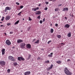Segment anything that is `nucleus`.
<instances>
[{"label":"nucleus","mask_w":75,"mask_h":75,"mask_svg":"<svg viewBox=\"0 0 75 75\" xmlns=\"http://www.w3.org/2000/svg\"><path fill=\"white\" fill-rule=\"evenodd\" d=\"M37 18H38L39 19H40V18H41V16H40V15L38 16L37 17Z\"/></svg>","instance_id":"33"},{"label":"nucleus","mask_w":75,"mask_h":75,"mask_svg":"<svg viewBox=\"0 0 75 75\" xmlns=\"http://www.w3.org/2000/svg\"><path fill=\"white\" fill-rule=\"evenodd\" d=\"M50 25L51 26H52V24H50Z\"/></svg>","instance_id":"60"},{"label":"nucleus","mask_w":75,"mask_h":75,"mask_svg":"<svg viewBox=\"0 0 75 75\" xmlns=\"http://www.w3.org/2000/svg\"><path fill=\"white\" fill-rule=\"evenodd\" d=\"M36 39H34L33 40L32 42H34V41H36Z\"/></svg>","instance_id":"38"},{"label":"nucleus","mask_w":75,"mask_h":75,"mask_svg":"<svg viewBox=\"0 0 75 75\" xmlns=\"http://www.w3.org/2000/svg\"><path fill=\"white\" fill-rule=\"evenodd\" d=\"M23 7H24V6H20V8H21V9L23 8Z\"/></svg>","instance_id":"34"},{"label":"nucleus","mask_w":75,"mask_h":75,"mask_svg":"<svg viewBox=\"0 0 75 75\" xmlns=\"http://www.w3.org/2000/svg\"><path fill=\"white\" fill-rule=\"evenodd\" d=\"M32 10H34V11H36V10H37L36 9V8H35L34 9V8H33L32 9Z\"/></svg>","instance_id":"30"},{"label":"nucleus","mask_w":75,"mask_h":75,"mask_svg":"<svg viewBox=\"0 0 75 75\" xmlns=\"http://www.w3.org/2000/svg\"><path fill=\"white\" fill-rule=\"evenodd\" d=\"M29 19H28V21H31L32 20V19L31 18H30V17H29L28 18Z\"/></svg>","instance_id":"28"},{"label":"nucleus","mask_w":75,"mask_h":75,"mask_svg":"<svg viewBox=\"0 0 75 75\" xmlns=\"http://www.w3.org/2000/svg\"><path fill=\"white\" fill-rule=\"evenodd\" d=\"M7 25L8 26L10 25H11V24L10 23H7Z\"/></svg>","instance_id":"37"},{"label":"nucleus","mask_w":75,"mask_h":75,"mask_svg":"<svg viewBox=\"0 0 75 75\" xmlns=\"http://www.w3.org/2000/svg\"><path fill=\"white\" fill-rule=\"evenodd\" d=\"M49 69H52V68L51 67H50L49 68Z\"/></svg>","instance_id":"52"},{"label":"nucleus","mask_w":75,"mask_h":75,"mask_svg":"<svg viewBox=\"0 0 75 75\" xmlns=\"http://www.w3.org/2000/svg\"><path fill=\"white\" fill-rule=\"evenodd\" d=\"M26 46V48H28V49H30L31 47V45L29 44H27Z\"/></svg>","instance_id":"7"},{"label":"nucleus","mask_w":75,"mask_h":75,"mask_svg":"<svg viewBox=\"0 0 75 75\" xmlns=\"http://www.w3.org/2000/svg\"><path fill=\"white\" fill-rule=\"evenodd\" d=\"M55 25L56 27H57V26L58 25V24H57V23Z\"/></svg>","instance_id":"43"},{"label":"nucleus","mask_w":75,"mask_h":75,"mask_svg":"<svg viewBox=\"0 0 75 75\" xmlns=\"http://www.w3.org/2000/svg\"><path fill=\"white\" fill-rule=\"evenodd\" d=\"M36 9L37 10H38V9H39V8L38 7H37L36 8Z\"/></svg>","instance_id":"46"},{"label":"nucleus","mask_w":75,"mask_h":75,"mask_svg":"<svg viewBox=\"0 0 75 75\" xmlns=\"http://www.w3.org/2000/svg\"><path fill=\"white\" fill-rule=\"evenodd\" d=\"M52 42V41L51 40H50L47 42V44H50V42Z\"/></svg>","instance_id":"31"},{"label":"nucleus","mask_w":75,"mask_h":75,"mask_svg":"<svg viewBox=\"0 0 75 75\" xmlns=\"http://www.w3.org/2000/svg\"><path fill=\"white\" fill-rule=\"evenodd\" d=\"M58 10H59V8H56L54 10L55 11H58Z\"/></svg>","instance_id":"19"},{"label":"nucleus","mask_w":75,"mask_h":75,"mask_svg":"<svg viewBox=\"0 0 75 75\" xmlns=\"http://www.w3.org/2000/svg\"><path fill=\"white\" fill-rule=\"evenodd\" d=\"M26 45V44L24 43H21L20 44V46L21 48H24Z\"/></svg>","instance_id":"3"},{"label":"nucleus","mask_w":75,"mask_h":75,"mask_svg":"<svg viewBox=\"0 0 75 75\" xmlns=\"http://www.w3.org/2000/svg\"><path fill=\"white\" fill-rule=\"evenodd\" d=\"M18 61H21V57H18Z\"/></svg>","instance_id":"24"},{"label":"nucleus","mask_w":75,"mask_h":75,"mask_svg":"<svg viewBox=\"0 0 75 75\" xmlns=\"http://www.w3.org/2000/svg\"><path fill=\"white\" fill-rule=\"evenodd\" d=\"M67 62H69V61H71V60L70 59H68L67 60Z\"/></svg>","instance_id":"48"},{"label":"nucleus","mask_w":75,"mask_h":75,"mask_svg":"<svg viewBox=\"0 0 75 75\" xmlns=\"http://www.w3.org/2000/svg\"><path fill=\"white\" fill-rule=\"evenodd\" d=\"M0 65L1 66H4L6 65V62L4 61H0Z\"/></svg>","instance_id":"4"},{"label":"nucleus","mask_w":75,"mask_h":75,"mask_svg":"<svg viewBox=\"0 0 75 75\" xmlns=\"http://www.w3.org/2000/svg\"><path fill=\"white\" fill-rule=\"evenodd\" d=\"M23 20H24V18H23Z\"/></svg>","instance_id":"62"},{"label":"nucleus","mask_w":75,"mask_h":75,"mask_svg":"<svg viewBox=\"0 0 75 75\" xmlns=\"http://www.w3.org/2000/svg\"><path fill=\"white\" fill-rule=\"evenodd\" d=\"M1 21H3V20H4V19L3 18H2L1 19Z\"/></svg>","instance_id":"54"},{"label":"nucleus","mask_w":75,"mask_h":75,"mask_svg":"<svg viewBox=\"0 0 75 75\" xmlns=\"http://www.w3.org/2000/svg\"><path fill=\"white\" fill-rule=\"evenodd\" d=\"M0 23H2V22H1Z\"/></svg>","instance_id":"64"},{"label":"nucleus","mask_w":75,"mask_h":75,"mask_svg":"<svg viewBox=\"0 0 75 75\" xmlns=\"http://www.w3.org/2000/svg\"><path fill=\"white\" fill-rule=\"evenodd\" d=\"M31 54L29 55V56H28V59H30V58H31Z\"/></svg>","instance_id":"29"},{"label":"nucleus","mask_w":75,"mask_h":75,"mask_svg":"<svg viewBox=\"0 0 75 75\" xmlns=\"http://www.w3.org/2000/svg\"><path fill=\"white\" fill-rule=\"evenodd\" d=\"M22 13V11L20 12L19 13H18V16H20L21 15V13Z\"/></svg>","instance_id":"27"},{"label":"nucleus","mask_w":75,"mask_h":75,"mask_svg":"<svg viewBox=\"0 0 75 75\" xmlns=\"http://www.w3.org/2000/svg\"><path fill=\"white\" fill-rule=\"evenodd\" d=\"M13 32H10V34H13Z\"/></svg>","instance_id":"45"},{"label":"nucleus","mask_w":75,"mask_h":75,"mask_svg":"<svg viewBox=\"0 0 75 75\" xmlns=\"http://www.w3.org/2000/svg\"><path fill=\"white\" fill-rule=\"evenodd\" d=\"M5 43L6 45H11V42H10V40H7L6 41Z\"/></svg>","instance_id":"5"},{"label":"nucleus","mask_w":75,"mask_h":75,"mask_svg":"<svg viewBox=\"0 0 75 75\" xmlns=\"http://www.w3.org/2000/svg\"><path fill=\"white\" fill-rule=\"evenodd\" d=\"M38 6H41V4H39V5H38Z\"/></svg>","instance_id":"57"},{"label":"nucleus","mask_w":75,"mask_h":75,"mask_svg":"<svg viewBox=\"0 0 75 75\" xmlns=\"http://www.w3.org/2000/svg\"><path fill=\"white\" fill-rule=\"evenodd\" d=\"M39 42H40V40H38L36 42H35L34 43L35 44H39Z\"/></svg>","instance_id":"15"},{"label":"nucleus","mask_w":75,"mask_h":75,"mask_svg":"<svg viewBox=\"0 0 75 75\" xmlns=\"http://www.w3.org/2000/svg\"><path fill=\"white\" fill-rule=\"evenodd\" d=\"M65 19H66V20H67V17H65Z\"/></svg>","instance_id":"56"},{"label":"nucleus","mask_w":75,"mask_h":75,"mask_svg":"<svg viewBox=\"0 0 75 75\" xmlns=\"http://www.w3.org/2000/svg\"><path fill=\"white\" fill-rule=\"evenodd\" d=\"M45 63L46 64H48V63H50V61H49V60L46 61L45 62Z\"/></svg>","instance_id":"23"},{"label":"nucleus","mask_w":75,"mask_h":75,"mask_svg":"<svg viewBox=\"0 0 75 75\" xmlns=\"http://www.w3.org/2000/svg\"><path fill=\"white\" fill-rule=\"evenodd\" d=\"M47 71H50V68H47Z\"/></svg>","instance_id":"49"},{"label":"nucleus","mask_w":75,"mask_h":75,"mask_svg":"<svg viewBox=\"0 0 75 75\" xmlns=\"http://www.w3.org/2000/svg\"><path fill=\"white\" fill-rule=\"evenodd\" d=\"M7 72L8 73H9V72H10V69H8L7 71Z\"/></svg>","instance_id":"35"},{"label":"nucleus","mask_w":75,"mask_h":75,"mask_svg":"<svg viewBox=\"0 0 75 75\" xmlns=\"http://www.w3.org/2000/svg\"><path fill=\"white\" fill-rule=\"evenodd\" d=\"M45 3L46 4H48V3H49L48 2H46Z\"/></svg>","instance_id":"42"},{"label":"nucleus","mask_w":75,"mask_h":75,"mask_svg":"<svg viewBox=\"0 0 75 75\" xmlns=\"http://www.w3.org/2000/svg\"><path fill=\"white\" fill-rule=\"evenodd\" d=\"M40 58H40V57H38V59H38V60L40 59Z\"/></svg>","instance_id":"47"},{"label":"nucleus","mask_w":75,"mask_h":75,"mask_svg":"<svg viewBox=\"0 0 75 75\" xmlns=\"http://www.w3.org/2000/svg\"><path fill=\"white\" fill-rule=\"evenodd\" d=\"M41 13V12L40 11H37L35 12V14H40Z\"/></svg>","instance_id":"11"},{"label":"nucleus","mask_w":75,"mask_h":75,"mask_svg":"<svg viewBox=\"0 0 75 75\" xmlns=\"http://www.w3.org/2000/svg\"><path fill=\"white\" fill-rule=\"evenodd\" d=\"M2 19H3L4 20V17H2Z\"/></svg>","instance_id":"53"},{"label":"nucleus","mask_w":75,"mask_h":75,"mask_svg":"<svg viewBox=\"0 0 75 75\" xmlns=\"http://www.w3.org/2000/svg\"><path fill=\"white\" fill-rule=\"evenodd\" d=\"M68 11V8L65 7L64 8H63V11Z\"/></svg>","instance_id":"13"},{"label":"nucleus","mask_w":75,"mask_h":75,"mask_svg":"<svg viewBox=\"0 0 75 75\" xmlns=\"http://www.w3.org/2000/svg\"><path fill=\"white\" fill-rule=\"evenodd\" d=\"M3 25H1V27H3Z\"/></svg>","instance_id":"59"},{"label":"nucleus","mask_w":75,"mask_h":75,"mask_svg":"<svg viewBox=\"0 0 75 75\" xmlns=\"http://www.w3.org/2000/svg\"><path fill=\"white\" fill-rule=\"evenodd\" d=\"M31 28V27L29 26L28 28V31H30V28Z\"/></svg>","instance_id":"21"},{"label":"nucleus","mask_w":75,"mask_h":75,"mask_svg":"<svg viewBox=\"0 0 75 75\" xmlns=\"http://www.w3.org/2000/svg\"><path fill=\"white\" fill-rule=\"evenodd\" d=\"M63 57H64V56L63 55L62 56V58Z\"/></svg>","instance_id":"61"},{"label":"nucleus","mask_w":75,"mask_h":75,"mask_svg":"<svg viewBox=\"0 0 75 75\" xmlns=\"http://www.w3.org/2000/svg\"><path fill=\"white\" fill-rule=\"evenodd\" d=\"M8 59H9L13 62H15V61H16L15 59H14V58L11 56L8 57Z\"/></svg>","instance_id":"2"},{"label":"nucleus","mask_w":75,"mask_h":75,"mask_svg":"<svg viewBox=\"0 0 75 75\" xmlns=\"http://www.w3.org/2000/svg\"><path fill=\"white\" fill-rule=\"evenodd\" d=\"M47 9H48V8L46 7L44 9V10H47Z\"/></svg>","instance_id":"40"},{"label":"nucleus","mask_w":75,"mask_h":75,"mask_svg":"<svg viewBox=\"0 0 75 75\" xmlns=\"http://www.w3.org/2000/svg\"><path fill=\"white\" fill-rule=\"evenodd\" d=\"M64 70L65 74L67 75H71L72 74V73L70 71H69V70L66 67L64 69Z\"/></svg>","instance_id":"1"},{"label":"nucleus","mask_w":75,"mask_h":75,"mask_svg":"<svg viewBox=\"0 0 75 75\" xmlns=\"http://www.w3.org/2000/svg\"><path fill=\"white\" fill-rule=\"evenodd\" d=\"M5 9L7 10H10L11 9V8L10 7L8 6H7L6 7Z\"/></svg>","instance_id":"12"},{"label":"nucleus","mask_w":75,"mask_h":75,"mask_svg":"<svg viewBox=\"0 0 75 75\" xmlns=\"http://www.w3.org/2000/svg\"><path fill=\"white\" fill-rule=\"evenodd\" d=\"M10 19V16H8L6 17V20H9Z\"/></svg>","instance_id":"10"},{"label":"nucleus","mask_w":75,"mask_h":75,"mask_svg":"<svg viewBox=\"0 0 75 75\" xmlns=\"http://www.w3.org/2000/svg\"><path fill=\"white\" fill-rule=\"evenodd\" d=\"M21 59L22 61H24V60H25V59H24V58H23V57H21Z\"/></svg>","instance_id":"26"},{"label":"nucleus","mask_w":75,"mask_h":75,"mask_svg":"<svg viewBox=\"0 0 75 75\" xmlns=\"http://www.w3.org/2000/svg\"><path fill=\"white\" fill-rule=\"evenodd\" d=\"M45 18H44L43 19V22H44L45 21Z\"/></svg>","instance_id":"41"},{"label":"nucleus","mask_w":75,"mask_h":75,"mask_svg":"<svg viewBox=\"0 0 75 75\" xmlns=\"http://www.w3.org/2000/svg\"><path fill=\"white\" fill-rule=\"evenodd\" d=\"M40 24H42V20L40 21Z\"/></svg>","instance_id":"36"},{"label":"nucleus","mask_w":75,"mask_h":75,"mask_svg":"<svg viewBox=\"0 0 75 75\" xmlns=\"http://www.w3.org/2000/svg\"><path fill=\"white\" fill-rule=\"evenodd\" d=\"M13 65H14V66H17V63L16 62H15L13 63Z\"/></svg>","instance_id":"18"},{"label":"nucleus","mask_w":75,"mask_h":75,"mask_svg":"<svg viewBox=\"0 0 75 75\" xmlns=\"http://www.w3.org/2000/svg\"><path fill=\"white\" fill-rule=\"evenodd\" d=\"M6 50L5 49H3L1 50L2 55H4L5 54V50Z\"/></svg>","instance_id":"9"},{"label":"nucleus","mask_w":75,"mask_h":75,"mask_svg":"<svg viewBox=\"0 0 75 75\" xmlns=\"http://www.w3.org/2000/svg\"><path fill=\"white\" fill-rule=\"evenodd\" d=\"M56 62L57 63V64H61V61L59 60L58 61H57Z\"/></svg>","instance_id":"16"},{"label":"nucleus","mask_w":75,"mask_h":75,"mask_svg":"<svg viewBox=\"0 0 75 75\" xmlns=\"http://www.w3.org/2000/svg\"><path fill=\"white\" fill-rule=\"evenodd\" d=\"M50 55H53V53H50Z\"/></svg>","instance_id":"55"},{"label":"nucleus","mask_w":75,"mask_h":75,"mask_svg":"<svg viewBox=\"0 0 75 75\" xmlns=\"http://www.w3.org/2000/svg\"><path fill=\"white\" fill-rule=\"evenodd\" d=\"M19 22H20V21L18 20L14 23V25H16V24H17L18 23H19Z\"/></svg>","instance_id":"17"},{"label":"nucleus","mask_w":75,"mask_h":75,"mask_svg":"<svg viewBox=\"0 0 75 75\" xmlns=\"http://www.w3.org/2000/svg\"><path fill=\"white\" fill-rule=\"evenodd\" d=\"M48 57H52V55H51V54H48Z\"/></svg>","instance_id":"32"},{"label":"nucleus","mask_w":75,"mask_h":75,"mask_svg":"<svg viewBox=\"0 0 75 75\" xmlns=\"http://www.w3.org/2000/svg\"><path fill=\"white\" fill-rule=\"evenodd\" d=\"M23 41L21 39H18L17 40V42L18 44L19 43H21V42H23Z\"/></svg>","instance_id":"8"},{"label":"nucleus","mask_w":75,"mask_h":75,"mask_svg":"<svg viewBox=\"0 0 75 75\" xmlns=\"http://www.w3.org/2000/svg\"><path fill=\"white\" fill-rule=\"evenodd\" d=\"M41 50H42V51H44V49L43 48H42L41 49Z\"/></svg>","instance_id":"51"},{"label":"nucleus","mask_w":75,"mask_h":75,"mask_svg":"<svg viewBox=\"0 0 75 75\" xmlns=\"http://www.w3.org/2000/svg\"><path fill=\"white\" fill-rule=\"evenodd\" d=\"M16 4H17V5H19V4H20L18 2H16Z\"/></svg>","instance_id":"39"},{"label":"nucleus","mask_w":75,"mask_h":75,"mask_svg":"<svg viewBox=\"0 0 75 75\" xmlns=\"http://www.w3.org/2000/svg\"><path fill=\"white\" fill-rule=\"evenodd\" d=\"M67 35L69 37H71V33H68Z\"/></svg>","instance_id":"22"},{"label":"nucleus","mask_w":75,"mask_h":75,"mask_svg":"<svg viewBox=\"0 0 75 75\" xmlns=\"http://www.w3.org/2000/svg\"><path fill=\"white\" fill-rule=\"evenodd\" d=\"M31 74V72L30 71H27L24 73V75H29Z\"/></svg>","instance_id":"6"},{"label":"nucleus","mask_w":75,"mask_h":75,"mask_svg":"<svg viewBox=\"0 0 75 75\" xmlns=\"http://www.w3.org/2000/svg\"><path fill=\"white\" fill-rule=\"evenodd\" d=\"M57 37H58L59 38H60L61 37V36L60 35H57Z\"/></svg>","instance_id":"25"},{"label":"nucleus","mask_w":75,"mask_h":75,"mask_svg":"<svg viewBox=\"0 0 75 75\" xmlns=\"http://www.w3.org/2000/svg\"><path fill=\"white\" fill-rule=\"evenodd\" d=\"M59 6H62V4H60V5Z\"/></svg>","instance_id":"58"},{"label":"nucleus","mask_w":75,"mask_h":75,"mask_svg":"<svg viewBox=\"0 0 75 75\" xmlns=\"http://www.w3.org/2000/svg\"><path fill=\"white\" fill-rule=\"evenodd\" d=\"M7 9H5V10H4L5 12H7Z\"/></svg>","instance_id":"50"},{"label":"nucleus","mask_w":75,"mask_h":75,"mask_svg":"<svg viewBox=\"0 0 75 75\" xmlns=\"http://www.w3.org/2000/svg\"><path fill=\"white\" fill-rule=\"evenodd\" d=\"M70 26L68 24H67L64 26L66 28H69Z\"/></svg>","instance_id":"14"},{"label":"nucleus","mask_w":75,"mask_h":75,"mask_svg":"<svg viewBox=\"0 0 75 75\" xmlns=\"http://www.w3.org/2000/svg\"><path fill=\"white\" fill-rule=\"evenodd\" d=\"M50 0V1H52L53 0Z\"/></svg>","instance_id":"63"},{"label":"nucleus","mask_w":75,"mask_h":75,"mask_svg":"<svg viewBox=\"0 0 75 75\" xmlns=\"http://www.w3.org/2000/svg\"><path fill=\"white\" fill-rule=\"evenodd\" d=\"M53 67V64H51L50 67L52 68V67Z\"/></svg>","instance_id":"44"},{"label":"nucleus","mask_w":75,"mask_h":75,"mask_svg":"<svg viewBox=\"0 0 75 75\" xmlns=\"http://www.w3.org/2000/svg\"><path fill=\"white\" fill-rule=\"evenodd\" d=\"M50 32L51 33H53L54 32V30L52 28H51L50 30Z\"/></svg>","instance_id":"20"}]
</instances>
